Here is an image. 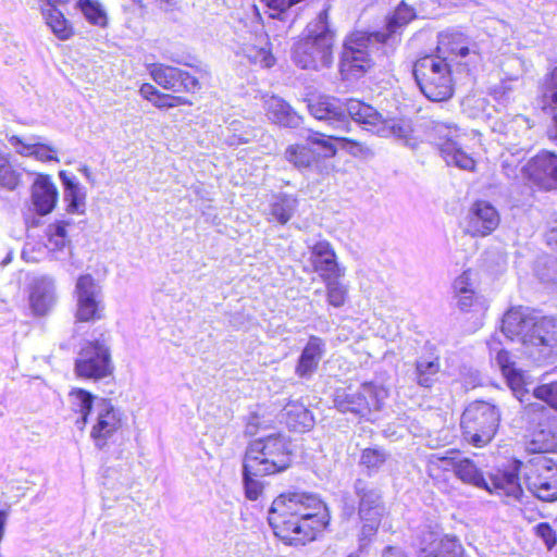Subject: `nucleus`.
I'll use <instances>...</instances> for the list:
<instances>
[{
    "mask_svg": "<svg viewBox=\"0 0 557 557\" xmlns=\"http://www.w3.org/2000/svg\"><path fill=\"white\" fill-rule=\"evenodd\" d=\"M308 110L315 120L325 123L337 133L349 132L350 120L382 138L407 140L413 131L409 120L383 117L372 106L357 99H349L343 103L335 97L319 96L309 100Z\"/></svg>",
    "mask_w": 557,
    "mask_h": 557,
    "instance_id": "f257e3e1",
    "label": "nucleus"
},
{
    "mask_svg": "<svg viewBox=\"0 0 557 557\" xmlns=\"http://www.w3.org/2000/svg\"><path fill=\"white\" fill-rule=\"evenodd\" d=\"M268 521L275 536L289 545H305L326 528L330 515L326 505L314 494L286 492L280 494L268 511Z\"/></svg>",
    "mask_w": 557,
    "mask_h": 557,
    "instance_id": "f03ea898",
    "label": "nucleus"
},
{
    "mask_svg": "<svg viewBox=\"0 0 557 557\" xmlns=\"http://www.w3.org/2000/svg\"><path fill=\"white\" fill-rule=\"evenodd\" d=\"M417 17L413 8L401 1L379 32L357 30L346 37L339 60V72L345 79L363 76L374 64L372 54L381 51L392 54L401 40L405 27Z\"/></svg>",
    "mask_w": 557,
    "mask_h": 557,
    "instance_id": "7ed1b4c3",
    "label": "nucleus"
},
{
    "mask_svg": "<svg viewBox=\"0 0 557 557\" xmlns=\"http://www.w3.org/2000/svg\"><path fill=\"white\" fill-rule=\"evenodd\" d=\"M417 17L413 8L401 1L379 32L357 30L346 37L339 60V72L345 79L363 76L374 64L372 54L381 51L392 54L401 40L405 27Z\"/></svg>",
    "mask_w": 557,
    "mask_h": 557,
    "instance_id": "20e7f679",
    "label": "nucleus"
},
{
    "mask_svg": "<svg viewBox=\"0 0 557 557\" xmlns=\"http://www.w3.org/2000/svg\"><path fill=\"white\" fill-rule=\"evenodd\" d=\"M502 332L513 341L518 338L525 354L536 362H546L557 352V319L537 317L528 308L509 309L502 321Z\"/></svg>",
    "mask_w": 557,
    "mask_h": 557,
    "instance_id": "39448f33",
    "label": "nucleus"
},
{
    "mask_svg": "<svg viewBox=\"0 0 557 557\" xmlns=\"http://www.w3.org/2000/svg\"><path fill=\"white\" fill-rule=\"evenodd\" d=\"M335 32L329 23V9L308 23L305 36L293 47V61L304 70H320L333 63Z\"/></svg>",
    "mask_w": 557,
    "mask_h": 557,
    "instance_id": "423d86ee",
    "label": "nucleus"
},
{
    "mask_svg": "<svg viewBox=\"0 0 557 557\" xmlns=\"http://www.w3.org/2000/svg\"><path fill=\"white\" fill-rule=\"evenodd\" d=\"M293 445L288 436L282 433L270 434L251 441L244 458L248 469L257 472L276 474L292 465Z\"/></svg>",
    "mask_w": 557,
    "mask_h": 557,
    "instance_id": "0eeeda50",
    "label": "nucleus"
},
{
    "mask_svg": "<svg viewBox=\"0 0 557 557\" xmlns=\"http://www.w3.org/2000/svg\"><path fill=\"white\" fill-rule=\"evenodd\" d=\"M450 465L455 475L466 484L483 488L491 494L510 496L518 499L522 494L518 474L513 471L498 472L487 481L481 469L469 458H442Z\"/></svg>",
    "mask_w": 557,
    "mask_h": 557,
    "instance_id": "6e6552de",
    "label": "nucleus"
},
{
    "mask_svg": "<svg viewBox=\"0 0 557 557\" xmlns=\"http://www.w3.org/2000/svg\"><path fill=\"white\" fill-rule=\"evenodd\" d=\"M413 76L421 92L431 101L448 100L454 94L448 62L434 54L424 55L413 64Z\"/></svg>",
    "mask_w": 557,
    "mask_h": 557,
    "instance_id": "1a4fd4ad",
    "label": "nucleus"
},
{
    "mask_svg": "<svg viewBox=\"0 0 557 557\" xmlns=\"http://www.w3.org/2000/svg\"><path fill=\"white\" fill-rule=\"evenodd\" d=\"M499 423L498 407L483 400L469 404L460 421L465 440L475 447L487 445L494 438Z\"/></svg>",
    "mask_w": 557,
    "mask_h": 557,
    "instance_id": "9d476101",
    "label": "nucleus"
},
{
    "mask_svg": "<svg viewBox=\"0 0 557 557\" xmlns=\"http://www.w3.org/2000/svg\"><path fill=\"white\" fill-rule=\"evenodd\" d=\"M388 391L374 382H364L358 389L338 388L334 393V407L342 413L367 418L372 411L381 410Z\"/></svg>",
    "mask_w": 557,
    "mask_h": 557,
    "instance_id": "9b49d317",
    "label": "nucleus"
},
{
    "mask_svg": "<svg viewBox=\"0 0 557 557\" xmlns=\"http://www.w3.org/2000/svg\"><path fill=\"white\" fill-rule=\"evenodd\" d=\"M529 491L543 502L557 500V463L541 454L532 456L523 466Z\"/></svg>",
    "mask_w": 557,
    "mask_h": 557,
    "instance_id": "f8f14e48",
    "label": "nucleus"
},
{
    "mask_svg": "<svg viewBox=\"0 0 557 557\" xmlns=\"http://www.w3.org/2000/svg\"><path fill=\"white\" fill-rule=\"evenodd\" d=\"M75 320L96 322L104 318V299L101 285L91 274L81 275L75 284Z\"/></svg>",
    "mask_w": 557,
    "mask_h": 557,
    "instance_id": "ddd939ff",
    "label": "nucleus"
},
{
    "mask_svg": "<svg viewBox=\"0 0 557 557\" xmlns=\"http://www.w3.org/2000/svg\"><path fill=\"white\" fill-rule=\"evenodd\" d=\"M306 140L302 145L288 146L284 152L286 161L299 171L312 168L321 157L333 158L337 152L327 135L310 132Z\"/></svg>",
    "mask_w": 557,
    "mask_h": 557,
    "instance_id": "4468645a",
    "label": "nucleus"
},
{
    "mask_svg": "<svg viewBox=\"0 0 557 557\" xmlns=\"http://www.w3.org/2000/svg\"><path fill=\"white\" fill-rule=\"evenodd\" d=\"M75 372L79 377L102 379L111 373L108 348L99 343H87L75 361Z\"/></svg>",
    "mask_w": 557,
    "mask_h": 557,
    "instance_id": "2eb2a0df",
    "label": "nucleus"
},
{
    "mask_svg": "<svg viewBox=\"0 0 557 557\" xmlns=\"http://www.w3.org/2000/svg\"><path fill=\"white\" fill-rule=\"evenodd\" d=\"M499 223L498 210L486 200H476L468 210L465 232L472 237H485L492 234Z\"/></svg>",
    "mask_w": 557,
    "mask_h": 557,
    "instance_id": "dca6fc26",
    "label": "nucleus"
},
{
    "mask_svg": "<svg viewBox=\"0 0 557 557\" xmlns=\"http://www.w3.org/2000/svg\"><path fill=\"white\" fill-rule=\"evenodd\" d=\"M148 69L152 79L164 89L173 92H196L200 89L198 78L178 67L154 63Z\"/></svg>",
    "mask_w": 557,
    "mask_h": 557,
    "instance_id": "f3484780",
    "label": "nucleus"
},
{
    "mask_svg": "<svg viewBox=\"0 0 557 557\" xmlns=\"http://www.w3.org/2000/svg\"><path fill=\"white\" fill-rule=\"evenodd\" d=\"M95 411L97 418L90 435L96 446L102 448L107 440L121 428L123 413L107 398L96 399Z\"/></svg>",
    "mask_w": 557,
    "mask_h": 557,
    "instance_id": "a211bd4d",
    "label": "nucleus"
},
{
    "mask_svg": "<svg viewBox=\"0 0 557 557\" xmlns=\"http://www.w3.org/2000/svg\"><path fill=\"white\" fill-rule=\"evenodd\" d=\"M308 248L311 265L322 281L345 275V269L338 264L336 253L327 240H319Z\"/></svg>",
    "mask_w": 557,
    "mask_h": 557,
    "instance_id": "6ab92c4d",
    "label": "nucleus"
},
{
    "mask_svg": "<svg viewBox=\"0 0 557 557\" xmlns=\"http://www.w3.org/2000/svg\"><path fill=\"white\" fill-rule=\"evenodd\" d=\"M524 171L530 180L545 189L557 188V156L542 151L532 158Z\"/></svg>",
    "mask_w": 557,
    "mask_h": 557,
    "instance_id": "aec40b11",
    "label": "nucleus"
},
{
    "mask_svg": "<svg viewBox=\"0 0 557 557\" xmlns=\"http://www.w3.org/2000/svg\"><path fill=\"white\" fill-rule=\"evenodd\" d=\"M436 132L440 135L437 143L438 150L447 165H455L462 170L471 171L474 169V160L466 153L460 144L456 140V129H451L444 125L436 126Z\"/></svg>",
    "mask_w": 557,
    "mask_h": 557,
    "instance_id": "412c9836",
    "label": "nucleus"
},
{
    "mask_svg": "<svg viewBox=\"0 0 557 557\" xmlns=\"http://www.w3.org/2000/svg\"><path fill=\"white\" fill-rule=\"evenodd\" d=\"M354 493L358 498L359 517L383 516V495L372 482L358 478L354 482Z\"/></svg>",
    "mask_w": 557,
    "mask_h": 557,
    "instance_id": "4be33fe9",
    "label": "nucleus"
},
{
    "mask_svg": "<svg viewBox=\"0 0 557 557\" xmlns=\"http://www.w3.org/2000/svg\"><path fill=\"white\" fill-rule=\"evenodd\" d=\"M46 7L41 9L47 25L57 37L64 40L72 35V28L64 17L69 13L67 7L73 0H45Z\"/></svg>",
    "mask_w": 557,
    "mask_h": 557,
    "instance_id": "5701e85b",
    "label": "nucleus"
},
{
    "mask_svg": "<svg viewBox=\"0 0 557 557\" xmlns=\"http://www.w3.org/2000/svg\"><path fill=\"white\" fill-rule=\"evenodd\" d=\"M324 354V341L318 336H310L308 343L299 356L295 370L296 374L301 379H310L317 371Z\"/></svg>",
    "mask_w": 557,
    "mask_h": 557,
    "instance_id": "b1692460",
    "label": "nucleus"
},
{
    "mask_svg": "<svg viewBox=\"0 0 557 557\" xmlns=\"http://www.w3.org/2000/svg\"><path fill=\"white\" fill-rule=\"evenodd\" d=\"M30 306L35 314L44 315L55 305L54 281L48 276H41L34 281L30 296Z\"/></svg>",
    "mask_w": 557,
    "mask_h": 557,
    "instance_id": "393cba45",
    "label": "nucleus"
},
{
    "mask_svg": "<svg viewBox=\"0 0 557 557\" xmlns=\"http://www.w3.org/2000/svg\"><path fill=\"white\" fill-rule=\"evenodd\" d=\"M237 53H242L250 63L261 67H271L274 64V58L269 49L268 36L262 30L255 33L251 42L244 41Z\"/></svg>",
    "mask_w": 557,
    "mask_h": 557,
    "instance_id": "a878e982",
    "label": "nucleus"
},
{
    "mask_svg": "<svg viewBox=\"0 0 557 557\" xmlns=\"http://www.w3.org/2000/svg\"><path fill=\"white\" fill-rule=\"evenodd\" d=\"M530 449L534 453H557V417L537 423V430L532 434Z\"/></svg>",
    "mask_w": 557,
    "mask_h": 557,
    "instance_id": "bb28decb",
    "label": "nucleus"
},
{
    "mask_svg": "<svg viewBox=\"0 0 557 557\" xmlns=\"http://www.w3.org/2000/svg\"><path fill=\"white\" fill-rule=\"evenodd\" d=\"M36 136H32L25 143L21 137L13 135L8 138V141L21 156L34 157L39 161H58L57 149L50 145L36 141Z\"/></svg>",
    "mask_w": 557,
    "mask_h": 557,
    "instance_id": "cd10ccee",
    "label": "nucleus"
},
{
    "mask_svg": "<svg viewBox=\"0 0 557 557\" xmlns=\"http://www.w3.org/2000/svg\"><path fill=\"white\" fill-rule=\"evenodd\" d=\"M282 418L287 428L296 432L309 431L314 424L311 411L298 400H290L284 406Z\"/></svg>",
    "mask_w": 557,
    "mask_h": 557,
    "instance_id": "c85d7f7f",
    "label": "nucleus"
},
{
    "mask_svg": "<svg viewBox=\"0 0 557 557\" xmlns=\"http://www.w3.org/2000/svg\"><path fill=\"white\" fill-rule=\"evenodd\" d=\"M267 115L274 124L295 128L301 123V116L293 108L278 97H271L265 102Z\"/></svg>",
    "mask_w": 557,
    "mask_h": 557,
    "instance_id": "c756f323",
    "label": "nucleus"
},
{
    "mask_svg": "<svg viewBox=\"0 0 557 557\" xmlns=\"http://www.w3.org/2000/svg\"><path fill=\"white\" fill-rule=\"evenodd\" d=\"M542 109L554 112L553 125L548 129L550 137L557 139V66L547 73L540 85Z\"/></svg>",
    "mask_w": 557,
    "mask_h": 557,
    "instance_id": "7c9ffc66",
    "label": "nucleus"
},
{
    "mask_svg": "<svg viewBox=\"0 0 557 557\" xmlns=\"http://www.w3.org/2000/svg\"><path fill=\"white\" fill-rule=\"evenodd\" d=\"M57 198V188L48 178H38L33 185V205L40 215L48 214L52 211L55 206Z\"/></svg>",
    "mask_w": 557,
    "mask_h": 557,
    "instance_id": "2f4dec72",
    "label": "nucleus"
},
{
    "mask_svg": "<svg viewBox=\"0 0 557 557\" xmlns=\"http://www.w3.org/2000/svg\"><path fill=\"white\" fill-rule=\"evenodd\" d=\"M437 54L445 58L447 62L449 55L466 58L471 53L467 45V38L458 32H443L438 35Z\"/></svg>",
    "mask_w": 557,
    "mask_h": 557,
    "instance_id": "473e14b6",
    "label": "nucleus"
},
{
    "mask_svg": "<svg viewBox=\"0 0 557 557\" xmlns=\"http://www.w3.org/2000/svg\"><path fill=\"white\" fill-rule=\"evenodd\" d=\"M298 207V200L287 194H278L273 197L267 211L269 222H277L285 225L294 216Z\"/></svg>",
    "mask_w": 557,
    "mask_h": 557,
    "instance_id": "72a5a7b5",
    "label": "nucleus"
},
{
    "mask_svg": "<svg viewBox=\"0 0 557 557\" xmlns=\"http://www.w3.org/2000/svg\"><path fill=\"white\" fill-rule=\"evenodd\" d=\"M59 176L64 186V200L67 202L66 211L70 213H84L86 193L83 187L75 181L74 176H67L64 171H61Z\"/></svg>",
    "mask_w": 557,
    "mask_h": 557,
    "instance_id": "f704fd0d",
    "label": "nucleus"
},
{
    "mask_svg": "<svg viewBox=\"0 0 557 557\" xmlns=\"http://www.w3.org/2000/svg\"><path fill=\"white\" fill-rule=\"evenodd\" d=\"M440 369L438 357L432 355L419 357L414 363L413 380L419 386L430 388L436 382Z\"/></svg>",
    "mask_w": 557,
    "mask_h": 557,
    "instance_id": "c9c22d12",
    "label": "nucleus"
},
{
    "mask_svg": "<svg viewBox=\"0 0 557 557\" xmlns=\"http://www.w3.org/2000/svg\"><path fill=\"white\" fill-rule=\"evenodd\" d=\"M96 399L89 392L83 388H74L69 394V401L71 409L74 412L81 413L76 420L78 429L83 430L88 422V417L95 408Z\"/></svg>",
    "mask_w": 557,
    "mask_h": 557,
    "instance_id": "e433bc0d",
    "label": "nucleus"
},
{
    "mask_svg": "<svg viewBox=\"0 0 557 557\" xmlns=\"http://www.w3.org/2000/svg\"><path fill=\"white\" fill-rule=\"evenodd\" d=\"M271 475L270 473L257 472L248 469V461L243 459V483L245 495L250 500H257L263 491V484L258 478Z\"/></svg>",
    "mask_w": 557,
    "mask_h": 557,
    "instance_id": "4c0bfd02",
    "label": "nucleus"
},
{
    "mask_svg": "<svg viewBox=\"0 0 557 557\" xmlns=\"http://www.w3.org/2000/svg\"><path fill=\"white\" fill-rule=\"evenodd\" d=\"M73 9H79L86 20L97 26H106L107 14L101 5L92 0H73Z\"/></svg>",
    "mask_w": 557,
    "mask_h": 557,
    "instance_id": "58836bf2",
    "label": "nucleus"
},
{
    "mask_svg": "<svg viewBox=\"0 0 557 557\" xmlns=\"http://www.w3.org/2000/svg\"><path fill=\"white\" fill-rule=\"evenodd\" d=\"M228 132L233 133L234 140L231 144H247L265 137L267 141L272 140L269 135H265L261 128L245 127L239 121H233L227 127Z\"/></svg>",
    "mask_w": 557,
    "mask_h": 557,
    "instance_id": "ea45409f",
    "label": "nucleus"
},
{
    "mask_svg": "<svg viewBox=\"0 0 557 557\" xmlns=\"http://www.w3.org/2000/svg\"><path fill=\"white\" fill-rule=\"evenodd\" d=\"M387 457L388 455L384 449L366 448L361 453L359 465L366 469L368 476H372L384 466Z\"/></svg>",
    "mask_w": 557,
    "mask_h": 557,
    "instance_id": "a19ab883",
    "label": "nucleus"
},
{
    "mask_svg": "<svg viewBox=\"0 0 557 557\" xmlns=\"http://www.w3.org/2000/svg\"><path fill=\"white\" fill-rule=\"evenodd\" d=\"M69 222L57 221L48 225L46 234L48 237L47 247L51 251H62L69 244L66 226Z\"/></svg>",
    "mask_w": 557,
    "mask_h": 557,
    "instance_id": "79ce46f5",
    "label": "nucleus"
},
{
    "mask_svg": "<svg viewBox=\"0 0 557 557\" xmlns=\"http://www.w3.org/2000/svg\"><path fill=\"white\" fill-rule=\"evenodd\" d=\"M327 139L339 141L342 144V148L354 157L368 159L374 156L373 149L364 143L343 137L339 133L327 135Z\"/></svg>",
    "mask_w": 557,
    "mask_h": 557,
    "instance_id": "37998d69",
    "label": "nucleus"
},
{
    "mask_svg": "<svg viewBox=\"0 0 557 557\" xmlns=\"http://www.w3.org/2000/svg\"><path fill=\"white\" fill-rule=\"evenodd\" d=\"M341 278L342 277H336L323 281L326 287L327 302L335 308H339L345 305L348 294V289L339 281Z\"/></svg>",
    "mask_w": 557,
    "mask_h": 557,
    "instance_id": "c03bdc74",
    "label": "nucleus"
},
{
    "mask_svg": "<svg viewBox=\"0 0 557 557\" xmlns=\"http://www.w3.org/2000/svg\"><path fill=\"white\" fill-rule=\"evenodd\" d=\"M462 547L456 539L443 537L425 557H461Z\"/></svg>",
    "mask_w": 557,
    "mask_h": 557,
    "instance_id": "a18cd8bd",
    "label": "nucleus"
},
{
    "mask_svg": "<svg viewBox=\"0 0 557 557\" xmlns=\"http://www.w3.org/2000/svg\"><path fill=\"white\" fill-rule=\"evenodd\" d=\"M522 417L527 419L530 423H540L547 420H550L552 414L550 410L546 408L543 404L533 401L527 403L523 407Z\"/></svg>",
    "mask_w": 557,
    "mask_h": 557,
    "instance_id": "49530a36",
    "label": "nucleus"
},
{
    "mask_svg": "<svg viewBox=\"0 0 557 557\" xmlns=\"http://www.w3.org/2000/svg\"><path fill=\"white\" fill-rule=\"evenodd\" d=\"M532 396L557 411V381L537 385Z\"/></svg>",
    "mask_w": 557,
    "mask_h": 557,
    "instance_id": "de8ad7c7",
    "label": "nucleus"
},
{
    "mask_svg": "<svg viewBox=\"0 0 557 557\" xmlns=\"http://www.w3.org/2000/svg\"><path fill=\"white\" fill-rule=\"evenodd\" d=\"M455 289L458 292V307L461 310H469L475 301L474 292L468 287L465 275L455 281Z\"/></svg>",
    "mask_w": 557,
    "mask_h": 557,
    "instance_id": "09e8293b",
    "label": "nucleus"
},
{
    "mask_svg": "<svg viewBox=\"0 0 557 557\" xmlns=\"http://www.w3.org/2000/svg\"><path fill=\"white\" fill-rule=\"evenodd\" d=\"M496 341L493 339L488 343L491 351H496L495 360L504 374L509 375L515 372V362L509 351L505 349H497Z\"/></svg>",
    "mask_w": 557,
    "mask_h": 557,
    "instance_id": "8fccbe9b",
    "label": "nucleus"
},
{
    "mask_svg": "<svg viewBox=\"0 0 557 557\" xmlns=\"http://www.w3.org/2000/svg\"><path fill=\"white\" fill-rule=\"evenodd\" d=\"M18 178L12 170L7 157L0 153V185L13 189L16 187Z\"/></svg>",
    "mask_w": 557,
    "mask_h": 557,
    "instance_id": "3c124183",
    "label": "nucleus"
},
{
    "mask_svg": "<svg viewBox=\"0 0 557 557\" xmlns=\"http://www.w3.org/2000/svg\"><path fill=\"white\" fill-rule=\"evenodd\" d=\"M535 534L543 540L548 550L557 544L556 531L547 522H541L534 528Z\"/></svg>",
    "mask_w": 557,
    "mask_h": 557,
    "instance_id": "603ef678",
    "label": "nucleus"
},
{
    "mask_svg": "<svg viewBox=\"0 0 557 557\" xmlns=\"http://www.w3.org/2000/svg\"><path fill=\"white\" fill-rule=\"evenodd\" d=\"M382 517L383 516L360 517V520L362 521L360 533L361 541L371 540L372 536L375 535Z\"/></svg>",
    "mask_w": 557,
    "mask_h": 557,
    "instance_id": "864d4df0",
    "label": "nucleus"
},
{
    "mask_svg": "<svg viewBox=\"0 0 557 557\" xmlns=\"http://www.w3.org/2000/svg\"><path fill=\"white\" fill-rule=\"evenodd\" d=\"M152 103L157 108L163 109V108H174L177 106L186 104V103H188V101L183 97L165 95V94H161L159 91V95H157V97Z\"/></svg>",
    "mask_w": 557,
    "mask_h": 557,
    "instance_id": "5fc2aeb1",
    "label": "nucleus"
},
{
    "mask_svg": "<svg viewBox=\"0 0 557 557\" xmlns=\"http://www.w3.org/2000/svg\"><path fill=\"white\" fill-rule=\"evenodd\" d=\"M139 94L143 98L153 102L157 95H159V90L153 85L145 83L140 86Z\"/></svg>",
    "mask_w": 557,
    "mask_h": 557,
    "instance_id": "6e6d98bb",
    "label": "nucleus"
},
{
    "mask_svg": "<svg viewBox=\"0 0 557 557\" xmlns=\"http://www.w3.org/2000/svg\"><path fill=\"white\" fill-rule=\"evenodd\" d=\"M545 237L547 245L557 250V219L550 222Z\"/></svg>",
    "mask_w": 557,
    "mask_h": 557,
    "instance_id": "4d7b16f0",
    "label": "nucleus"
},
{
    "mask_svg": "<svg viewBox=\"0 0 557 557\" xmlns=\"http://www.w3.org/2000/svg\"><path fill=\"white\" fill-rule=\"evenodd\" d=\"M259 424H260L259 417L257 414H251L248 418V421L246 423L245 435H247V436L256 435L258 432V429H259Z\"/></svg>",
    "mask_w": 557,
    "mask_h": 557,
    "instance_id": "13d9d810",
    "label": "nucleus"
},
{
    "mask_svg": "<svg viewBox=\"0 0 557 557\" xmlns=\"http://www.w3.org/2000/svg\"><path fill=\"white\" fill-rule=\"evenodd\" d=\"M382 557H409L407 554L399 547L387 546L382 552Z\"/></svg>",
    "mask_w": 557,
    "mask_h": 557,
    "instance_id": "bf43d9fd",
    "label": "nucleus"
},
{
    "mask_svg": "<svg viewBox=\"0 0 557 557\" xmlns=\"http://www.w3.org/2000/svg\"><path fill=\"white\" fill-rule=\"evenodd\" d=\"M10 506L5 505V508L0 509V540L3 536L4 533V527L8 520Z\"/></svg>",
    "mask_w": 557,
    "mask_h": 557,
    "instance_id": "052dcab7",
    "label": "nucleus"
},
{
    "mask_svg": "<svg viewBox=\"0 0 557 557\" xmlns=\"http://www.w3.org/2000/svg\"><path fill=\"white\" fill-rule=\"evenodd\" d=\"M515 126L522 127L524 131H529L528 120L522 115H517L512 121L509 128H513Z\"/></svg>",
    "mask_w": 557,
    "mask_h": 557,
    "instance_id": "680f3d73",
    "label": "nucleus"
},
{
    "mask_svg": "<svg viewBox=\"0 0 557 557\" xmlns=\"http://www.w3.org/2000/svg\"><path fill=\"white\" fill-rule=\"evenodd\" d=\"M509 90L510 89L507 86L500 85V86H497L494 88L493 94H494L495 98L500 99V98H504Z\"/></svg>",
    "mask_w": 557,
    "mask_h": 557,
    "instance_id": "e2e57ef3",
    "label": "nucleus"
},
{
    "mask_svg": "<svg viewBox=\"0 0 557 557\" xmlns=\"http://www.w3.org/2000/svg\"><path fill=\"white\" fill-rule=\"evenodd\" d=\"M79 171L83 173V175L86 177V180L90 183V184H94L95 183V178H94V175L91 173V171L89 170L88 166L84 165L79 169Z\"/></svg>",
    "mask_w": 557,
    "mask_h": 557,
    "instance_id": "0e129e2a",
    "label": "nucleus"
},
{
    "mask_svg": "<svg viewBox=\"0 0 557 557\" xmlns=\"http://www.w3.org/2000/svg\"><path fill=\"white\" fill-rule=\"evenodd\" d=\"M347 557H359V555H358V554H356V553H351V554H349Z\"/></svg>",
    "mask_w": 557,
    "mask_h": 557,
    "instance_id": "69168bd1",
    "label": "nucleus"
}]
</instances>
